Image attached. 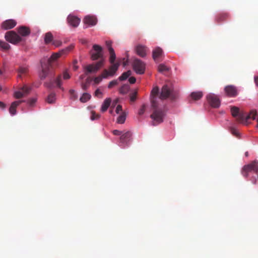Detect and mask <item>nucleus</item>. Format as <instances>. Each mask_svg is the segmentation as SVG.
<instances>
[{"label":"nucleus","instance_id":"14","mask_svg":"<svg viewBox=\"0 0 258 258\" xmlns=\"http://www.w3.org/2000/svg\"><path fill=\"white\" fill-rule=\"evenodd\" d=\"M83 22L85 25H88L89 26H93L97 24V19L94 16L88 15L84 18Z\"/></svg>","mask_w":258,"mask_h":258},{"label":"nucleus","instance_id":"54","mask_svg":"<svg viewBox=\"0 0 258 258\" xmlns=\"http://www.w3.org/2000/svg\"><path fill=\"white\" fill-rule=\"evenodd\" d=\"M117 101H118L117 99H116L115 100H114L112 103V107H114L115 106V105L116 104V103H117Z\"/></svg>","mask_w":258,"mask_h":258},{"label":"nucleus","instance_id":"10","mask_svg":"<svg viewBox=\"0 0 258 258\" xmlns=\"http://www.w3.org/2000/svg\"><path fill=\"white\" fill-rule=\"evenodd\" d=\"M111 65L109 68V70H104L102 73V77L104 78H107L109 76H113L116 72L117 71L118 67L120 65L119 62H117L113 63H111Z\"/></svg>","mask_w":258,"mask_h":258},{"label":"nucleus","instance_id":"15","mask_svg":"<svg viewBox=\"0 0 258 258\" xmlns=\"http://www.w3.org/2000/svg\"><path fill=\"white\" fill-rule=\"evenodd\" d=\"M132 136V133L130 131L125 132L124 134L121 135L120 137V143L121 144L120 146L127 145L130 140V138Z\"/></svg>","mask_w":258,"mask_h":258},{"label":"nucleus","instance_id":"38","mask_svg":"<svg viewBox=\"0 0 258 258\" xmlns=\"http://www.w3.org/2000/svg\"><path fill=\"white\" fill-rule=\"evenodd\" d=\"M89 85H90V83L87 80L86 82L85 83H82L81 84V87H82V89L83 90H86L88 87H89Z\"/></svg>","mask_w":258,"mask_h":258},{"label":"nucleus","instance_id":"43","mask_svg":"<svg viewBox=\"0 0 258 258\" xmlns=\"http://www.w3.org/2000/svg\"><path fill=\"white\" fill-rule=\"evenodd\" d=\"M102 93L99 89H97L95 92V95L99 98H102Z\"/></svg>","mask_w":258,"mask_h":258},{"label":"nucleus","instance_id":"19","mask_svg":"<svg viewBox=\"0 0 258 258\" xmlns=\"http://www.w3.org/2000/svg\"><path fill=\"white\" fill-rule=\"evenodd\" d=\"M17 30L19 34L22 36L26 37L30 34V29L24 26L18 27Z\"/></svg>","mask_w":258,"mask_h":258},{"label":"nucleus","instance_id":"58","mask_svg":"<svg viewBox=\"0 0 258 258\" xmlns=\"http://www.w3.org/2000/svg\"><path fill=\"white\" fill-rule=\"evenodd\" d=\"M82 42L83 43H86V41L85 40H83V41H82Z\"/></svg>","mask_w":258,"mask_h":258},{"label":"nucleus","instance_id":"42","mask_svg":"<svg viewBox=\"0 0 258 258\" xmlns=\"http://www.w3.org/2000/svg\"><path fill=\"white\" fill-rule=\"evenodd\" d=\"M137 95V92H135L133 93L132 94H131L130 95L131 101L132 102H134L136 99Z\"/></svg>","mask_w":258,"mask_h":258},{"label":"nucleus","instance_id":"18","mask_svg":"<svg viewBox=\"0 0 258 258\" xmlns=\"http://www.w3.org/2000/svg\"><path fill=\"white\" fill-rule=\"evenodd\" d=\"M26 101L24 100L15 101L12 103L10 108L9 112L12 115H14L16 114V108L17 107L22 103L25 102Z\"/></svg>","mask_w":258,"mask_h":258},{"label":"nucleus","instance_id":"51","mask_svg":"<svg viewBox=\"0 0 258 258\" xmlns=\"http://www.w3.org/2000/svg\"><path fill=\"white\" fill-rule=\"evenodd\" d=\"M113 134L114 135H121V132L118 130H115L113 131Z\"/></svg>","mask_w":258,"mask_h":258},{"label":"nucleus","instance_id":"29","mask_svg":"<svg viewBox=\"0 0 258 258\" xmlns=\"http://www.w3.org/2000/svg\"><path fill=\"white\" fill-rule=\"evenodd\" d=\"M0 47L4 50H8L11 46L6 42L0 40Z\"/></svg>","mask_w":258,"mask_h":258},{"label":"nucleus","instance_id":"35","mask_svg":"<svg viewBox=\"0 0 258 258\" xmlns=\"http://www.w3.org/2000/svg\"><path fill=\"white\" fill-rule=\"evenodd\" d=\"M69 94L70 95V99L72 100H76L77 98V95L76 93V92L73 89H71L69 91Z\"/></svg>","mask_w":258,"mask_h":258},{"label":"nucleus","instance_id":"5","mask_svg":"<svg viewBox=\"0 0 258 258\" xmlns=\"http://www.w3.org/2000/svg\"><path fill=\"white\" fill-rule=\"evenodd\" d=\"M71 76L69 74L67 71H64L62 74L59 75L55 79H54L53 82L49 83L46 84V86L48 88H51L53 85V84H55L56 86L59 89H61L62 91L64 90L63 88L61 86L62 85V78L63 80H68L70 79Z\"/></svg>","mask_w":258,"mask_h":258},{"label":"nucleus","instance_id":"49","mask_svg":"<svg viewBox=\"0 0 258 258\" xmlns=\"http://www.w3.org/2000/svg\"><path fill=\"white\" fill-rule=\"evenodd\" d=\"M52 44L55 45V46H59L61 45V42L59 41H54L53 42H52Z\"/></svg>","mask_w":258,"mask_h":258},{"label":"nucleus","instance_id":"40","mask_svg":"<svg viewBox=\"0 0 258 258\" xmlns=\"http://www.w3.org/2000/svg\"><path fill=\"white\" fill-rule=\"evenodd\" d=\"M145 110H146V105L145 104H144L141 106V108L139 110V112H138L139 115H143L144 113Z\"/></svg>","mask_w":258,"mask_h":258},{"label":"nucleus","instance_id":"47","mask_svg":"<svg viewBox=\"0 0 258 258\" xmlns=\"http://www.w3.org/2000/svg\"><path fill=\"white\" fill-rule=\"evenodd\" d=\"M122 111V106L120 105H118L116 108V112L118 114L120 111Z\"/></svg>","mask_w":258,"mask_h":258},{"label":"nucleus","instance_id":"1","mask_svg":"<svg viewBox=\"0 0 258 258\" xmlns=\"http://www.w3.org/2000/svg\"><path fill=\"white\" fill-rule=\"evenodd\" d=\"M93 51L91 52V58L93 60L100 59L99 61L95 64H91L85 67V74L97 72L104 64V59L103 57V49L101 46L97 44L93 45Z\"/></svg>","mask_w":258,"mask_h":258},{"label":"nucleus","instance_id":"39","mask_svg":"<svg viewBox=\"0 0 258 258\" xmlns=\"http://www.w3.org/2000/svg\"><path fill=\"white\" fill-rule=\"evenodd\" d=\"M227 16H228L226 14H220L217 17V20H218V21H224V20H226Z\"/></svg>","mask_w":258,"mask_h":258},{"label":"nucleus","instance_id":"57","mask_svg":"<svg viewBox=\"0 0 258 258\" xmlns=\"http://www.w3.org/2000/svg\"><path fill=\"white\" fill-rule=\"evenodd\" d=\"M245 156H246V157H247V156H248V152H246L245 153Z\"/></svg>","mask_w":258,"mask_h":258},{"label":"nucleus","instance_id":"8","mask_svg":"<svg viewBox=\"0 0 258 258\" xmlns=\"http://www.w3.org/2000/svg\"><path fill=\"white\" fill-rule=\"evenodd\" d=\"M133 69L138 74L142 75L145 73V64L142 60L136 58L133 62Z\"/></svg>","mask_w":258,"mask_h":258},{"label":"nucleus","instance_id":"9","mask_svg":"<svg viewBox=\"0 0 258 258\" xmlns=\"http://www.w3.org/2000/svg\"><path fill=\"white\" fill-rule=\"evenodd\" d=\"M31 90V87L25 85L14 92V97L16 99H20L25 97L29 94Z\"/></svg>","mask_w":258,"mask_h":258},{"label":"nucleus","instance_id":"55","mask_svg":"<svg viewBox=\"0 0 258 258\" xmlns=\"http://www.w3.org/2000/svg\"><path fill=\"white\" fill-rule=\"evenodd\" d=\"M84 77H85L84 75H81V76H80V80H83V79L84 78Z\"/></svg>","mask_w":258,"mask_h":258},{"label":"nucleus","instance_id":"34","mask_svg":"<svg viewBox=\"0 0 258 258\" xmlns=\"http://www.w3.org/2000/svg\"><path fill=\"white\" fill-rule=\"evenodd\" d=\"M125 120V115L124 113H122L118 116L117 119V122L118 123L122 124L124 122Z\"/></svg>","mask_w":258,"mask_h":258},{"label":"nucleus","instance_id":"48","mask_svg":"<svg viewBox=\"0 0 258 258\" xmlns=\"http://www.w3.org/2000/svg\"><path fill=\"white\" fill-rule=\"evenodd\" d=\"M128 81L131 84H134L136 81V79L134 77L129 78Z\"/></svg>","mask_w":258,"mask_h":258},{"label":"nucleus","instance_id":"24","mask_svg":"<svg viewBox=\"0 0 258 258\" xmlns=\"http://www.w3.org/2000/svg\"><path fill=\"white\" fill-rule=\"evenodd\" d=\"M109 54H110V57H109V62L110 63H115V60L116 58V55L115 53V52L114 51V49L112 47L109 48Z\"/></svg>","mask_w":258,"mask_h":258},{"label":"nucleus","instance_id":"7","mask_svg":"<svg viewBox=\"0 0 258 258\" xmlns=\"http://www.w3.org/2000/svg\"><path fill=\"white\" fill-rule=\"evenodd\" d=\"M253 171L255 173L258 172V161H254L251 163L245 165L242 168L241 173L243 176L247 177L248 173Z\"/></svg>","mask_w":258,"mask_h":258},{"label":"nucleus","instance_id":"16","mask_svg":"<svg viewBox=\"0 0 258 258\" xmlns=\"http://www.w3.org/2000/svg\"><path fill=\"white\" fill-rule=\"evenodd\" d=\"M171 89L168 85H164L161 90L160 98L162 100L167 98L171 94Z\"/></svg>","mask_w":258,"mask_h":258},{"label":"nucleus","instance_id":"31","mask_svg":"<svg viewBox=\"0 0 258 258\" xmlns=\"http://www.w3.org/2000/svg\"><path fill=\"white\" fill-rule=\"evenodd\" d=\"M55 100V94L53 93H51L47 98V102L48 103H53Z\"/></svg>","mask_w":258,"mask_h":258},{"label":"nucleus","instance_id":"11","mask_svg":"<svg viewBox=\"0 0 258 258\" xmlns=\"http://www.w3.org/2000/svg\"><path fill=\"white\" fill-rule=\"evenodd\" d=\"M67 21L70 26L76 28L79 26L81 19L75 15L70 14L67 17Z\"/></svg>","mask_w":258,"mask_h":258},{"label":"nucleus","instance_id":"52","mask_svg":"<svg viewBox=\"0 0 258 258\" xmlns=\"http://www.w3.org/2000/svg\"><path fill=\"white\" fill-rule=\"evenodd\" d=\"M6 107V105L3 102L0 101V107H1L2 109L5 108Z\"/></svg>","mask_w":258,"mask_h":258},{"label":"nucleus","instance_id":"62","mask_svg":"<svg viewBox=\"0 0 258 258\" xmlns=\"http://www.w3.org/2000/svg\"><path fill=\"white\" fill-rule=\"evenodd\" d=\"M2 90V86L0 85V91H1Z\"/></svg>","mask_w":258,"mask_h":258},{"label":"nucleus","instance_id":"25","mask_svg":"<svg viewBox=\"0 0 258 258\" xmlns=\"http://www.w3.org/2000/svg\"><path fill=\"white\" fill-rule=\"evenodd\" d=\"M203 95L202 92H194L190 94L191 98L195 100H199L202 97Z\"/></svg>","mask_w":258,"mask_h":258},{"label":"nucleus","instance_id":"3","mask_svg":"<svg viewBox=\"0 0 258 258\" xmlns=\"http://www.w3.org/2000/svg\"><path fill=\"white\" fill-rule=\"evenodd\" d=\"M152 107L154 110L151 115V118L153 119V124L156 125L163 121V117L165 115L164 111L161 108L158 107V105L155 98L151 100Z\"/></svg>","mask_w":258,"mask_h":258},{"label":"nucleus","instance_id":"60","mask_svg":"<svg viewBox=\"0 0 258 258\" xmlns=\"http://www.w3.org/2000/svg\"><path fill=\"white\" fill-rule=\"evenodd\" d=\"M207 98L208 100H209V99H210V97L209 96H207Z\"/></svg>","mask_w":258,"mask_h":258},{"label":"nucleus","instance_id":"45","mask_svg":"<svg viewBox=\"0 0 258 258\" xmlns=\"http://www.w3.org/2000/svg\"><path fill=\"white\" fill-rule=\"evenodd\" d=\"M103 77H102V74L101 75V76L96 77L94 79V82L96 84L99 83L101 81Z\"/></svg>","mask_w":258,"mask_h":258},{"label":"nucleus","instance_id":"44","mask_svg":"<svg viewBox=\"0 0 258 258\" xmlns=\"http://www.w3.org/2000/svg\"><path fill=\"white\" fill-rule=\"evenodd\" d=\"M36 101L35 98H31L27 101V103L30 105L32 106Z\"/></svg>","mask_w":258,"mask_h":258},{"label":"nucleus","instance_id":"17","mask_svg":"<svg viewBox=\"0 0 258 258\" xmlns=\"http://www.w3.org/2000/svg\"><path fill=\"white\" fill-rule=\"evenodd\" d=\"M17 25V22L13 19L6 20L2 24V28L5 30L13 28Z\"/></svg>","mask_w":258,"mask_h":258},{"label":"nucleus","instance_id":"53","mask_svg":"<svg viewBox=\"0 0 258 258\" xmlns=\"http://www.w3.org/2000/svg\"><path fill=\"white\" fill-rule=\"evenodd\" d=\"M254 82L256 85L258 86V76L254 77Z\"/></svg>","mask_w":258,"mask_h":258},{"label":"nucleus","instance_id":"26","mask_svg":"<svg viewBox=\"0 0 258 258\" xmlns=\"http://www.w3.org/2000/svg\"><path fill=\"white\" fill-rule=\"evenodd\" d=\"M91 95L87 93H84L81 97L80 100L81 102L85 103L87 102L91 98Z\"/></svg>","mask_w":258,"mask_h":258},{"label":"nucleus","instance_id":"50","mask_svg":"<svg viewBox=\"0 0 258 258\" xmlns=\"http://www.w3.org/2000/svg\"><path fill=\"white\" fill-rule=\"evenodd\" d=\"M111 43H112V42L111 41H107L106 42V46L108 47V49L109 51V48L110 47H111Z\"/></svg>","mask_w":258,"mask_h":258},{"label":"nucleus","instance_id":"37","mask_svg":"<svg viewBox=\"0 0 258 258\" xmlns=\"http://www.w3.org/2000/svg\"><path fill=\"white\" fill-rule=\"evenodd\" d=\"M118 82L117 80H113L109 83V84L108 85V88L109 89H111L112 87H113L114 86H116L118 84Z\"/></svg>","mask_w":258,"mask_h":258},{"label":"nucleus","instance_id":"13","mask_svg":"<svg viewBox=\"0 0 258 258\" xmlns=\"http://www.w3.org/2000/svg\"><path fill=\"white\" fill-rule=\"evenodd\" d=\"M221 105V100L218 96L211 94V108H217Z\"/></svg>","mask_w":258,"mask_h":258},{"label":"nucleus","instance_id":"33","mask_svg":"<svg viewBox=\"0 0 258 258\" xmlns=\"http://www.w3.org/2000/svg\"><path fill=\"white\" fill-rule=\"evenodd\" d=\"M74 48V45L73 44H71V45H69V46H68L67 47H66V48L61 50L60 51V52L62 53V54H66V53H67L71 51Z\"/></svg>","mask_w":258,"mask_h":258},{"label":"nucleus","instance_id":"59","mask_svg":"<svg viewBox=\"0 0 258 258\" xmlns=\"http://www.w3.org/2000/svg\"><path fill=\"white\" fill-rule=\"evenodd\" d=\"M109 112L110 113H112L113 112V110L112 109L110 110Z\"/></svg>","mask_w":258,"mask_h":258},{"label":"nucleus","instance_id":"4","mask_svg":"<svg viewBox=\"0 0 258 258\" xmlns=\"http://www.w3.org/2000/svg\"><path fill=\"white\" fill-rule=\"evenodd\" d=\"M61 55L62 53L60 51L57 53H54L48 59L46 63L41 62L42 72L40 74L41 79H44L46 78L50 72L52 62L55 61Z\"/></svg>","mask_w":258,"mask_h":258},{"label":"nucleus","instance_id":"21","mask_svg":"<svg viewBox=\"0 0 258 258\" xmlns=\"http://www.w3.org/2000/svg\"><path fill=\"white\" fill-rule=\"evenodd\" d=\"M136 52L138 55L144 57L146 55L147 48L143 45H139L136 47Z\"/></svg>","mask_w":258,"mask_h":258},{"label":"nucleus","instance_id":"63","mask_svg":"<svg viewBox=\"0 0 258 258\" xmlns=\"http://www.w3.org/2000/svg\"><path fill=\"white\" fill-rule=\"evenodd\" d=\"M256 183V180H254V182H253V183Z\"/></svg>","mask_w":258,"mask_h":258},{"label":"nucleus","instance_id":"22","mask_svg":"<svg viewBox=\"0 0 258 258\" xmlns=\"http://www.w3.org/2000/svg\"><path fill=\"white\" fill-rule=\"evenodd\" d=\"M111 102V98H108L105 99L102 104L101 107V111L102 112H105L108 108L109 106H110Z\"/></svg>","mask_w":258,"mask_h":258},{"label":"nucleus","instance_id":"2","mask_svg":"<svg viewBox=\"0 0 258 258\" xmlns=\"http://www.w3.org/2000/svg\"><path fill=\"white\" fill-rule=\"evenodd\" d=\"M231 112L232 115L234 117H236L237 120L241 123H245L249 118L254 120L255 119L257 115L255 110H252L248 115H246L245 113L240 112L239 108L236 106H232L231 107Z\"/></svg>","mask_w":258,"mask_h":258},{"label":"nucleus","instance_id":"61","mask_svg":"<svg viewBox=\"0 0 258 258\" xmlns=\"http://www.w3.org/2000/svg\"><path fill=\"white\" fill-rule=\"evenodd\" d=\"M3 74V72L1 70H0V75H2Z\"/></svg>","mask_w":258,"mask_h":258},{"label":"nucleus","instance_id":"41","mask_svg":"<svg viewBox=\"0 0 258 258\" xmlns=\"http://www.w3.org/2000/svg\"><path fill=\"white\" fill-rule=\"evenodd\" d=\"M159 93V89L157 87H154L152 90L151 94L153 96H156Z\"/></svg>","mask_w":258,"mask_h":258},{"label":"nucleus","instance_id":"20","mask_svg":"<svg viewBox=\"0 0 258 258\" xmlns=\"http://www.w3.org/2000/svg\"><path fill=\"white\" fill-rule=\"evenodd\" d=\"M152 53L153 58L155 61L158 60V59L161 58L163 54L162 49L159 47H156L154 49Z\"/></svg>","mask_w":258,"mask_h":258},{"label":"nucleus","instance_id":"6","mask_svg":"<svg viewBox=\"0 0 258 258\" xmlns=\"http://www.w3.org/2000/svg\"><path fill=\"white\" fill-rule=\"evenodd\" d=\"M5 38L7 41L15 45L17 44L23 40L22 37L14 31L6 32Z\"/></svg>","mask_w":258,"mask_h":258},{"label":"nucleus","instance_id":"46","mask_svg":"<svg viewBox=\"0 0 258 258\" xmlns=\"http://www.w3.org/2000/svg\"><path fill=\"white\" fill-rule=\"evenodd\" d=\"M231 133H232L233 135H235V136H237H237H238V135H239L238 131H237L236 128H234V127H232V128H231Z\"/></svg>","mask_w":258,"mask_h":258},{"label":"nucleus","instance_id":"23","mask_svg":"<svg viewBox=\"0 0 258 258\" xmlns=\"http://www.w3.org/2000/svg\"><path fill=\"white\" fill-rule=\"evenodd\" d=\"M170 68L164 64H160L158 67V71L161 73H166L168 72Z\"/></svg>","mask_w":258,"mask_h":258},{"label":"nucleus","instance_id":"28","mask_svg":"<svg viewBox=\"0 0 258 258\" xmlns=\"http://www.w3.org/2000/svg\"><path fill=\"white\" fill-rule=\"evenodd\" d=\"M28 72V68L27 67H20L18 70L19 77H21L22 75H25Z\"/></svg>","mask_w":258,"mask_h":258},{"label":"nucleus","instance_id":"30","mask_svg":"<svg viewBox=\"0 0 258 258\" xmlns=\"http://www.w3.org/2000/svg\"><path fill=\"white\" fill-rule=\"evenodd\" d=\"M131 75V71H128L126 72L123 73L119 78L118 79L120 81H124L126 80Z\"/></svg>","mask_w":258,"mask_h":258},{"label":"nucleus","instance_id":"12","mask_svg":"<svg viewBox=\"0 0 258 258\" xmlns=\"http://www.w3.org/2000/svg\"><path fill=\"white\" fill-rule=\"evenodd\" d=\"M225 93L227 96L231 97H234L237 95V90L234 86L228 85L224 89Z\"/></svg>","mask_w":258,"mask_h":258},{"label":"nucleus","instance_id":"56","mask_svg":"<svg viewBox=\"0 0 258 258\" xmlns=\"http://www.w3.org/2000/svg\"><path fill=\"white\" fill-rule=\"evenodd\" d=\"M127 64V61L126 60V61H124L123 62V67H125L126 64Z\"/></svg>","mask_w":258,"mask_h":258},{"label":"nucleus","instance_id":"27","mask_svg":"<svg viewBox=\"0 0 258 258\" xmlns=\"http://www.w3.org/2000/svg\"><path fill=\"white\" fill-rule=\"evenodd\" d=\"M53 39V35L50 32H47L45 34L44 41L46 44L50 43Z\"/></svg>","mask_w":258,"mask_h":258},{"label":"nucleus","instance_id":"36","mask_svg":"<svg viewBox=\"0 0 258 258\" xmlns=\"http://www.w3.org/2000/svg\"><path fill=\"white\" fill-rule=\"evenodd\" d=\"M100 115L98 114H96L95 112L92 111L91 112V119L92 120L98 119L100 118Z\"/></svg>","mask_w":258,"mask_h":258},{"label":"nucleus","instance_id":"32","mask_svg":"<svg viewBox=\"0 0 258 258\" xmlns=\"http://www.w3.org/2000/svg\"><path fill=\"white\" fill-rule=\"evenodd\" d=\"M128 89V86L127 85H124L119 89V93L122 94H125L127 93Z\"/></svg>","mask_w":258,"mask_h":258}]
</instances>
